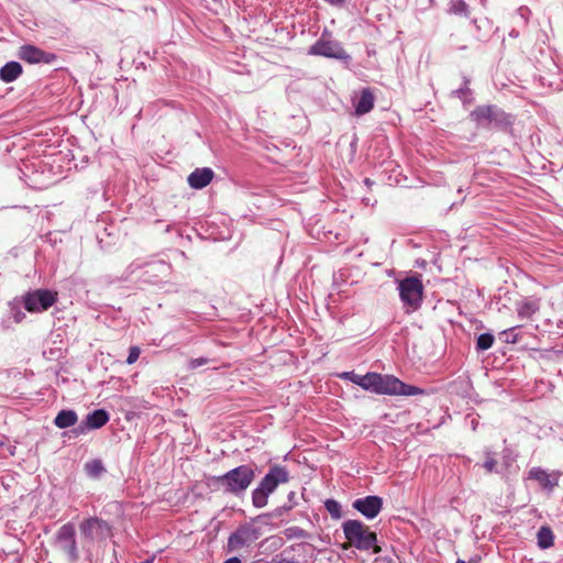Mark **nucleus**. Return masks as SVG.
<instances>
[{
    "label": "nucleus",
    "instance_id": "423d86ee",
    "mask_svg": "<svg viewBox=\"0 0 563 563\" xmlns=\"http://www.w3.org/2000/svg\"><path fill=\"white\" fill-rule=\"evenodd\" d=\"M308 54L340 60L350 59V55L343 46L338 41L327 38L325 33H322L321 37L309 48Z\"/></svg>",
    "mask_w": 563,
    "mask_h": 563
},
{
    "label": "nucleus",
    "instance_id": "6e6552de",
    "mask_svg": "<svg viewBox=\"0 0 563 563\" xmlns=\"http://www.w3.org/2000/svg\"><path fill=\"white\" fill-rule=\"evenodd\" d=\"M56 545L67 554L70 561H77L78 551L75 540V527L71 523H66L59 528L56 534Z\"/></svg>",
    "mask_w": 563,
    "mask_h": 563
},
{
    "label": "nucleus",
    "instance_id": "5701e85b",
    "mask_svg": "<svg viewBox=\"0 0 563 563\" xmlns=\"http://www.w3.org/2000/svg\"><path fill=\"white\" fill-rule=\"evenodd\" d=\"M324 507L332 518L340 519L342 517L341 505L336 500L327 499Z\"/></svg>",
    "mask_w": 563,
    "mask_h": 563
},
{
    "label": "nucleus",
    "instance_id": "9d476101",
    "mask_svg": "<svg viewBox=\"0 0 563 563\" xmlns=\"http://www.w3.org/2000/svg\"><path fill=\"white\" fill-rule=\"evenodd\" d=\"M81 533L91 540L102 539L110 532V526L102 519L89 518L80 525Z\"/></svg>",
    "mask_w": 563,
    "mask_h": 563
},
{
    "label": "nucleus",
    "instance_id": "c756f323",
    "mask_svg": "<svg viewBox=\"0 0 563 563\" xmlns=\"http://www.w3.org/2000/svg\"><path fill=\"white\" fill-rule=\"evenodd\" d=\"M140 349L137 346H131L130 350H129V355H128V358H126V363L128 364H133L137 361L139 356H140Z\"/></svg>",
    "mask_w": 563,
    "mask_h": 563
},
{
    "label": "nucleus",
    "instance_id": "4468645a",
    "mask_svg": "<svg viewBox=\"0 0 563 563\" xmlns=\"http://www.w3.org/2000/svg\"><path fill=\"white\" fill-rule=\"evenodd\" d=\"M85 421L90 430L99 429L109 421V413L104 409H97L88 413Z\"/></svg>",
    "mask_w": 563,
    "mask_h": 563
},
{
    "label": "nucleus",
    "instance_id": "39448f33",
    "mask_svg": "<svg viewBox=\"0 0 563 563\" xmlns=\"http://www.w3.org/2000/svg\"><path fill=\"white\" fill-rule=\"evenodd\" d=\"M398 291L407 312H412L420 308L423 297V285L420 278L407 277L400 280Z\"/></svg>",
    "mask_w": 563,
    "mask_h": 563
},
{
    "label": "nucleus",
    "instance_id": "393cba45",
    "mask_svg": "<svg viewBox=\"0 0 563 563\" xmlns=\"http://www.w3.org/2000/svg\"><path fill=\"white\" fill-rule=\"evenodd\" d=\"M450 12L457 15H467V4L463 0H452Z\"/></svg>",
    "mask_w": 563,
    "mask_h": 563
},
{
    "label": "nucleus",
    "instance_id": "4be33fe9",
    "mask_svg": "<svg viewBox=\"0 0 563 563\" xmlns=\"http://www.w3.org/2000/svg\"><path fill=\"white\" fill-rule=\"evenodd\" d=\"M494 335L490 333H482L477 338L476 347L478 351H486L492 347L494 344Z\"/></svg>",
    "mask_w": 563,
    "mask_h": 563
},
{
    "label": "nucleus",
    "instance_id": "f8f14e48",
    "mask_svg": "<svg viewBox=\"0 0 563 563\" xmlns=\"http://www.w3.org/2000/svg\"><path fill=\"white\" fill-rule=\"evenodd\" d=\"M529 478L537 481L543 488L552 490L559 483V474H550L541 467H532Z\"/></svg>",
    "mask_w": 563,
    "mask_h": 563
},
{
    "label": "nucleus",
    "instance_id": "0eeeda50",
    "mask_svg": "<svg viewBox=\"0 0 563 563\" xmlns=\"http://www.w3.org/2000/svg\"><path fill=\"white\" fill-rule=\"evenodd\" d=\"M261 537V529L253 525L241 526L234 531L228 541L230 551L251 547Z\"/></svg>",
    "mask_w": 563,
    "mask_h": 563
},
{
    "label": "nucleus",
    "instance_id": "bb28decb",
    "mask_svg": "<svg viewBox=\"0 0 563 563\" xmlns=\"http://www.w3.org/2000/svg\"><path fill=\"white\" fill-rule=\"evenodd\" d=\"M23 303H24V308H25L27 311H30V312L35 311V295H34V294L29 292V294L26 295V297L24 298Z\"/></svg>",
    "mask_w": 563,
    "mask_h": 563
},
{
    "label": "nucleus",
    "instance_id": "1a4fd4ad",
    "mask_svg": "<svg viewBox=\"0 0 563 563\" xmlns=\"http://www.w3.org/2000/svg\"><path fill=\"white\" fill-rule=\"evenodd\" d=\"M505 113L495 106L477 107L471 112V118L478 125H489L492 123H500Z\"/></svg>",
    "mask_w": 563,
    "mask_h": 563
},
{
    "label": "nucleus",
    "instance_id": "c85d7f7f",
    "mask_svg": "<svg viewBox=\"0 0 563 563\" xmlns=\"http://www.w3.org/2000/svg\"><path fill=\"white\" fill-rule=\"evenodd\" d=\"M54 59H55V55L37 49V64H40V63L49 64Z\"/></svg>",
    "mask_w": 563,
    "mask_h": 563
},
{
    "label": "nucleus",
    "instance_id": "58836bf2",
    "mask_svg": "<svg viewBox=\"0 0 563 563\" xmlns=\"http://www.w3.org/2000/svg\"><path fill=\"white\" fill-rule=\"evenodd\" d=\"M296 536H303V531L298 529V533H296Z\"/></svg>",
    "mask_w": 563,
    "mask_h": 563
},
{
    "label": "nucleus",
    "instance_id": "f704fd0d",
    "mask_svg": "<svg viewBox=\"0 0 563 563\" xmlns=\"http://www.w3.org/2000/svg\"><path fill=\"white\" fill-rule=\"evenodd\" d=\"M456 563H481V560L478 558H472L468 561L459 559Z\"/></svg>",
    "mask_w": 563,
    "mask_h": 563
},
{
    "label": "nucleus",
    "instance_id": "7c9ffc66",
    "mask_svg": "<svg viewBox=\"0 0 563 563\" xmlns=\"http://www.w3.org/2000/svg\"><path fill=\"white\" fill-rule=\"evenodd\" d=\"M208 363H209V360L206 358V357L192 358V360L189 361L188 367L190 369H196L197 367L206 365Z\"/></svg>",
    "mask_w": 563,
    "mask_h": 563
},
{
    "label": "nucleus",
    "instance_id": "412c9836",
    "mask_svg": "<svg viewBox=\"0 0 563 563\" xmlns=\"http://www.w3.org/2000/svg\"><path fill=\"white\" fill-rule=\"evenodd\" d=\"M376 384V373L371 372L365 375H361L358 378L357 385L365 390L374 393Z\"/></svg>",
    "mask_w": 563,
    "mask_h": 563
},
{
    "label": "nucleus",
    "instance_id": "a878e982",
    "mask_svg": "<svg viewBox=\"0 0 563 563\" xmlns=\"http://www.w3.org/2000/svg\"><path fill=\"white\" fill-rule=\"evenodd\" d=\"M20 56L21 58L27 60L31 64L35 63V47L23 46Z\"/></svg>",
    "mask_w": 563,
    "mask_h": 563
},
{
    "label": "nucleus",
    "instance_id": "6ab92c4d",
    "mask_svg": "<svg viewBox=\"0 0 563 563\" xmlns=\"http://www.w3.org/2000/svg\"><path fill=\"white\" fill-rule=\"evenodd\" d=\"M57 300V292L47 289H37V306L43 310H47Z\"/></svg>",
    "mask_w": 563,
    "mask_h": 563
},
{
    "label": "nucleus",
    "instance_id": "f257e3e1",
    "mask_svg": "<svg viewBox=\"0 0 563 563\" xmlns=\"http://www.w3.org/2000/svg\"><path fill=\"white\" fill-rule=\"evenodd\" d=\"M255 472L250 465H240L221 476L213 478L214 484L223 488L225 493L240 496L253 483Z\"/></svg>",
    "mask_w": 563,
    "mask_h": 563
},
{
    "label": "nucleus",
    "instance_id": "b1692460",
    "mask_svg": "<svg viewBox=\"0 0 563 563\" xmlns=\"http://www.w3.org/2000/svg\"><path fill=\"white\" fill-rule=\"evenodd\" d=\"M85 468H86L87 473L93 477L99 476L104 471V467L100 460H92V461L86 463Z\"/></svg>",
    "mask_w": 563,
    "mask_h": 563
},
{
    "label": "nucleus",
    "instance_id": "cd10ccee",
    "mask_svg": "<svg viewBox=\"0 0 563 563\" xmlns=\"http://www.w3.org/2000/svg\"><path fill=\"white\" fill-rule=\"evenodd\" d=\"M496 465H497V461L494 459L493 455H490L489 453H487L486 455V459H485V462H484V467L485 470L488 472V473H493L496 471Z\"/></svg>",
    "mask_w": 563,
    "mask_h": 563
},
{
    "label": "nucleus",
    "instance_id": "473e14b6",
    "mask_svg": "<svg viewBox=\"0 0 563 563\" xmlns=\"http://www.w3.org/2000/svg\"><path fill=\"white\" fill-rule=\"evenodd\" d=\"M87 430H90L86 423V421L84 420L81 424H79L77 428L74 429V433L79 435V434H82L85 433Z\"/></svg>",
    "mask_w": 563,
    "mask_h": 563
},
{
    "label": "nucleus",
    "instance_id": "20e7f679",
    "mask_svg": "<svg viewBox=\"0 0 563 563\" xmlns=\"http://www.w3.org/2000/svg\"><path fill=\"white\" fill-rule=\"evenodd\" d=\"M374 393L378 395L415 396L423 394V390L419 387L407 385L393 375H383L376 373Z\"/></svg>",
    "mask_w": 563,
    "mask_h": 563
},
{
    "label": "nucleus",
    "instance_id": "dca6fc26",
    "mask_svg": "<svg viewBox=\"0 0 563 563\" xmlns=\"http://www.w3.org/2000/svg\"><path fill=\"white\" fill-rule=\"evenodd\" d=\"M22 73V67L18 62H10L0 69V78L4 82L15 80Z\"/></svg>",
    "mask_w": 563,
    "mask_h": 563
},
{
    "label": "nucleus",
    "instance_id": "f03ea898",
    "mask_svg": "<svg viewBox=\"0 0 563 563\" xmlns=\"http://www.w3.org/2000/svg\"><path fill=\"white\" fill-rule=\"evenodd\" d=\"M289 481V474L286 467L275 465L262 478L258 486L252 492V503L256 508H263L267 505L268 496L277 488L279 484Z\"/></svg>",
    "mask_w": 563,
    "mask_h": 563
},
{
    "label": "nucleus",
    "instance_id": "ddd939ff",
    "mask_svg": "<svg viewBox=\"0 0 563 563\" xmlns=\"http://www.w3.org/2000/svg\"><path fill=\"white\" fill-rule=\"evenodd\" d=\"M213 176L214 173L209 167L196 168L187 180L191 188L202 189L211 183Z\"/></svg>",
    "mask_w": 563,
    "mask_h": 563
},
{
    "label": "nucleus",
    "instance_id": "7ed1b4c3",
    "mask_svg": "<svg viewBox=\"0 0 563 563\" xmlns=\"http://www.w3.org/2000/svg\"><path fill=\"white\" fill-rule=\"evenodd\" d=\"M343 532L350 544L358 550L373 549L374 553H379L380 548L376 544V533L371 531L367 526L358 520H347L343 523Z\"/></svg>",
    "mask_w": 563,
    "mask_h": 563
},
{
    "label": "nucleus",
    "instance_id": "a211bd4d",
    "mask_svg": "<svg viewBox=\"0 0 563 563\" xmlns=\"http://www.w3.org/2000/svg\"><path fill=\"white\" fill-rule=\"evenodd\" d=\"M540 309L538 299H526L517 307V312L520 318H531Z\"/></svg>",
    "mask_w": 563,
    "mask_h": 563
},
{
    "label": "nucleus",
    "instance_id": "f3484780",
    "mask_svg": "<svg viewBox=\"0 0 563 563\" xmlns=\"http://www.w3.org/2000/svg\"><path fill=\"white\" fill-rule=\"evenodd\" d=\"M78 416L74 410H62L57 413L54 423L59 429H65L76 424Z\"/></svg>",
    "mask_w": 563,
    "mask_h": 563
},
{
    "label": "nucleus",
    "instance_id": "4c0bfd02",
    "mask_svg": "<svg viewBox=\"0 0 563 563\" xmlns=\"http://www.w3.org/2000/svg\"><path fill=\"white\" fill-rule=\"evenodd\" d=\"M274 563H296V562L289 561V560H279V561H275Z\"/></svg>",
    "mask_w": 563,
    "mask_h": 563
},
{
    "label": "nucleus",
    "instance_id": "2eb2a0df",
    "mask_svg": "<svg viewBox=\"0 0 563 563\" xmlns=\"http://www.w3.org/2000/svg\"><path fill=\"white\" fill-rule=\"evenodd\" d=\"M374 107V96L369 89H364L355 104V112L358 115L369 112Z\"/></svg>",
    "mask_w": 563,
    "mask_h": 563
},
{
    "label": "nucleus",
    "instance_id": "c9c22d12",
    "mask_svg": "<svg viewBox=\"0 0 563 563\" xmlns=\"http://www.w3.org/2000/svg\"><path fill=\"white\" fill-rule=\"evenodd\" d=\"M223 563H241V561L238 558H231L224 561Z\"/></svg>",
    "mask_w": 563,
    "mask_h": 563
},
{
    "label": "nucleus",
    "instance_id": "ea45409f",
    "mask_svg": "<svg viewBox=\"0 0 563 563\" xmlns=\"http://www.w3.org/2000/svg\"><path fill=\"white\" fill-rule=\"evenodd\" d=\"M364 181H365V184H366L367 186H369V185L372 184V183H371V180H369L368 178H366Z\"/></svg>",
    "mask_w": 563,
    "mask_h": 563
},
{
    "label": "nucleus",
    "instance_id": "aec40b11",
    "mask_svg": "<svg viewBox=\"0 0 563 563\" xmlns=\"http://www.w3.org/2000/svg\"><path fill=\"white\" fill-rule=\"evenodd\" d=\"M537 541H538V545L541 549L551 548L553 545V541H554V534H553L552 530L547 526L541 527L537 533Z\"/></svg>",
    "mask_w": 563,
    "mask_h": 563
},
{
    "label": "nucleus",
    "instance_id": "72a5a7b5",
    "mask_svg": "<svg viewBox=\"0 0 563 563\" xmlns=\"http://www.w3.org/2000/svg\"><path fill=\"white\" fill-rule=\"evenodd\" d=\"M460 98L464 99L465 96L470 92V89L467 88V81L465 82V87L460 88L459 90L454 91Z\"/></svg>",
    "mask_w": 563,
    "mask_h": 563
},
{
    "label": "nucleus",
    "instance_id": "9b49d317",
    "mask_svg": "<svg viewBox=\"0 0 563 563\" xmlns=\"http://www.w3.org/2000/svg\"><path fill=\"white\" fill-rule=\"evenodd\" d=\"M383 507V500L378 496H366L353 501V508L368 519L375 518Z\"/></svg>",
    "mask_w": 563,
    "mask_h": 563
},
{
    "label": "nucleus",
    "instance_id": "2f4dec72",
    "mask_svg": "<svg viewBox=\"0 0 563 563\" xmlns=\"http://www.w3.org/2000/svg\"><path fill=\"white\" fill-rule=\"evenodd\" d=\"M340 377H342L344 379H349L350 382L357 385V382H358V378L361 377V375L355 374L354 372H344V373L340 374Z\"/></svg>",
    "mask_w": 563,
    "mask_h": 563
},
{
    "label": "nucleus",
    "instance_id": "e433bc0d",
    "mask_svg": "<svg viewBox=\"0 0 563 563\" xmlns=\"http://www.w3.org/2000/svg\"><path fill=\"white\" fill-rule=\"evenodd\" d=\"M331 4H341L344 2V0H327Z\"/></svg>",
    "mask_w": 563,
    "mask_h": 563
}]
</instances>
